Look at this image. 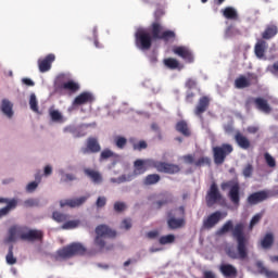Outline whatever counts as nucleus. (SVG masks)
<instances>
[{
	"label": "nucleus",
	"instance_id": "obj_27",
	"mask_svg": "<svg viewBox=\"0 0 278 278\" xmlns=\"http://www.w3.org/2000/svg\"><path fill=\"white\" fill-rule=\"evenodd\" d=\"M84 173L86 177H88L93 184H102L103 176L99 170L92 169V168H85Z\"/></svg>",
	"mask_w": 278,
	"mask_h": 278
},
{
	"label": "nucleus",
	"instance_id": "obj_6",
	"mask_svg": "<svg viewBox=\"0 0 278 278\" xmlns=\"http://www.w3.org/2000/svg\"><path fill=\"white\" fill-rule=\"evenodd\" d=\"M222 190H229L228 198L232 205H240V182L236 180L224 181L220 185Z\"/></svg>",
	"mask_w": 278,
	"mask_h": 278
},
{
	"label": "nucleus",
	"instance_id": "obj_52",
	"mask_svg": "<svg viewBox=\"0 0 278 278\" xmlns=\"http://www.w3.org/2000/svg\"><path fill=\"white\" fill-rule=\"evenodd\" d=\"M262 216H263L262 213H257L256 215H254L250 220L249 229H253V227H255V225H257V223L262 220Z\"/></svg>",
	"mask_w": 278,
	"mask_h": 278
},
{
	"label": "nucleus",
	"instance_id": "obj_48",
	"mask_svg": "<svg viewBox=\"0 0 278 278\" xmlns=\"http://www.w3.org/2000/svg\"><path fill=\"white\" fill-rule=\"evenodd\" d=\"M264 157L269 168H275V166H277V162L275 161V157H273V155H270L268 152L264 154Z\"/></svg>",
	"mask_w": 278,
	"mask_h": 278
},
{
	"label": "nucleus",
	"instance_id": "obj_41",
	"mask_svg": "<svg viewBox=\"0 0 278 278\" xmlns=\"http://www.w3.org/2000/svg\"><path fill=\"white\" fill-rule=\"evenodd\" d=\"M164 64L167 68H170L172 71H175V68H179V61L174 58L165 59Z\"/></svg>",
	"mask_w": 278,
	"mask_h": 278
},
{
	"label": "nucleus",
	"instance_id": "obj_36",
	"mask_svg": "<svg viewBox=\"0 0 278 278\" xmlns=\"http://www.w3.org/2000/svg\"><path fill=\"white\" fill-rule=\"evenodd\" d=\"M130 144H132L134 151H143V149H147L149 144L144 140H140L139 142L136 141V138L129 139Z\"/></svg>",
	"mask_w": 278,
	"mask_h": 278
},
{
	"label": "nucleus",
	"instance_id": "obj_24",
	"mask_svg": "<svg viewBox=\"0 0 278 278\" xmlns=\"http://www.w3.org/2000/svg\"><path fill=\"white\" fill-rule=\"evenodd\" d=\"M93 101L94 96L88 91H84L74 99L73 105H86L88 103H92Z\"/></svg>",
	"mask_w": 278,
	"mask_h": 278
},
{
	"label": "nucleus",
	"instance_id": "obj_11",
	"mask_svg": "<svg viewBox=\"0 0 278 278\" xmlns=\"http://www.w3.org/2000/svg\"><path fill=\"white\" fill-rule=\"evenodd\" d=\"M149 168H155V160L139 159L134 162V175H144Z\"/></svg>",
	"mask_w": 278,
	"mask_h": 278
},
{
	"label": "nucleus",
	"instance_id": "obj_43",
	"mask_svg": "<svg viewBox=\"0 0 278 278\" xmlns=\"http://www.w3.org/2000/svg\"><path fill=\"white\" fill-rule=\"evenodd\" d=\"M211 165H212V159H210L208 156H202L194 162V166H198V167L211 166Z\"/></svg>",
	"mask_w": 278,
	"mask_h": 278
},
{
	"label": "nucleus",
	"instance_id": "obj_55",
	"mask_svg": "<svg viewBox=\"0 0 278 278\" xmlns=\"http://www.w3.org/2000/svg\"><path fill=\"white\" fill-rule=\"evenodd\" d=\"M268 71L269 73H271V75H275V77H278V61H276L273 65H269Z\"/></svg>",
	"mask_w": 278,
	"mask_h": 278
},
{
	"label": "nucleus",
	"instance_id": "obj_44",
	"mask_svg": "<svg viewBox=\"0 0 278 278\" xmlns=\"http://www.w3.org/2000/svg\"><path fill=\"white\" fill-rule=\"evenodd\" d=\"M29 105H30V110L33 112H36V114H38L39 109H38V99L36 98V93L30 94Z\"/></svg>",
	"mask_w": 278,
	"mask_h": 278
},
{
	"label": "nucleus",
	"instance_id": "obj_42",
	"mask_svg": "<svg viewBox=\"0 0 278 278\" xmlns=\"http://www.w3.org/2000/svg\"><path fill=\"white\" fill-rule=\"evenodd\" d=\"M110 157H118V155L116 153H114L112 150L110 149H104L101 153H100V162H103L105 160H110Z\"/></svg>",
	"mask_w": 278,
	"mask_h": 278
},
{
	"label": "nucleus",
	"instance_id": "obj_32",
	"mask_svg": "<svg viewBox=\"0 0 278 278\" xmlns=\"http://www.w3.org/2000/svg\"><path fill=\"white\" fill-rule=\"evenodd\" d=\"M273 244H275V236H273V232H267L261 240V247L262 249H270Z\"/></svg>",
	"mask_w": 278,
	"mask_h": 278
},
{
	"label": "nucleus",
	"instance_id": "obj_60",
	"mask_svg": "<svg viewBox=\"0 0 278 278\" xmlns=\"http://www.w3.org/2000/svg\"><path fill=\"white\" fill-rule=\"evenodd\" d=\"M38 188V182L37 181H31L27 185L26 190L28 192H34Z\"/></svg>",
	"mask_w": 278,
	"mask_h": 278
},
{
	"label": "nucleus",
	"instance_id": "obj_64",
	"mask_svg": "<svg viewBox=\"0 0 278 278\" xmlns=\"http://www.w3.org/2000/svg\"><path fill=\"white\" fill-rule=\"evenodd\" d=\"M203 277L204 278H216V275L214 273L210 271V270H205L203 273Z\"/></svg>",
	"mask_w": 278,
	"mask_h": 278
},
{
	"label": "nucleus",
	"instance_id": "obj_34",
	"mask_svg": "<svg viewBox=\"0 0 278 278\" xmlns=\"http://www.w3.org/2000/svg\"><path fill=\"white\" fill-rule=\"evenodd\" d=\"M2 113L8 116V118H12L14 116V112L12 111V102L10 100H3L1 105Z\"/></svg>",
	"mask_w": 278,
	"mask_h": 278
},
{
	"label": "nucleus",
	"instance_id": "obj_39",
	"mask_svg": "<svg viewBox=\"0 0 278 278\" xmlns=\"http://www.w3.org/2000/svg\"><path fill=\"white\" fill-rule=\"evenodd\" d=\"M80 220L79 219H74V220H66L64 222V224L62 225L61 229H77V227H79L80 225Z\"/></svg>",
	"mask_w": 278,
	"mask_h": 278
},
{
	"label": "nucleus",
	"instance_id": "obj_2",
	"mask_svg": "<svg viewBox=\"0 0 278 278\" xmlns=\"http://www.w3.org/2000/svg\"><path fill=\"white\" fill-rule=\"evenodd\" d=\"M116 236V230H113L108 225H99L96 228V238L93 240L94 247L99 249V251H112L114 245H106L105 238H114Z\"/></svg>",
	"mask_w": 278,
	"mask_h": 278
},
{
	"label": "nucleus",
	"instance_id": "obj_45",
	"mask_svg": "<svg viewBox=\"0 0 278 278\" xmlns=\"http://www.w3.org/2000/svg\"><path fill=\"white\" fill-rule=\"evenodd\" d=\"M49 114H50L51 121H53L54 123H60V121H62L63 118L62 113H60V111L58 110L50 109Z\"/></svg>",
	"mask_w": 278,
	"mask_h": 278
},
{
	"label": "nucleus",
	"instance_id": "obj_50",
	"mask_svg": "<svg viewBox=\"0 0 278 278\" xmlns=\"http://www.w3.org/2000/svg\"><path fill=\"white\" fill-rule=\"evenodd\" d=\"M164 16V9L159 8L154 12V21L153 23H162V17Z\"/></svg>",
	"mask_w": 278,
	"mask_h": 278
},
{
	"label": "nucleus",
	"instance_id": "obj_61",
	"mask_svg": "<svg viewBox=\"0 0 278 278\" xmlns=\"http://www.w3.org/2000/svg\"><path fill=\"white\" fill-rule=\"evenodd\" d=\"M160 236V232L157 230H152V231H149L147 233V237L150 239V240H155V238H157Z\"/></svg>",
	"mask_w": 278,
	"mask_h": 278
},
{
	"label": "nucleus",
	"instance_id": "obj_56",
	"mask_svg": "<svg viewBox=\"0 0 278 278\" xmlns=\"http://www.w3.org/2000/svg\"><path fill=\"white\" fill-rule=\"evenodd\" d=\"M106 203H108V199L105 197H99L97 199L96 205L97 207H105Z\"/></svg>",
	"mask_w": 278,
	"mask_h": 278
},
{
	"label": "nucleus",
	"instance_id": "obj_46",
	"mask_svg": "<svg viewBox=\"0 0 278 278\" xmlns=\"http://www.w3.org/2000/svg\"><path fill=\"white\" fill-rule=\"evenodd\" d=\"M160 244H173L175 242V236L174 235H166L159 239Z\"/></svg>",
	"mask_w": 278,
	"mask_h": 278
},
{
	"label": "nucleus",
	"instance_id": "obj_59",
	"mask_svg": "<svg viewBox=\"0 0 278 278\" xmlns=\"http://www.w3.org/2000/svg\"><path fill=\"white\" fill-rule=\"evenodd\" d=\"M156 210H161L163 205H168V199L159 200L154 203Z\"/></svg>",
	"mask_w": 278,
	"mask_h": 278
},
{
	"label": "nucleus",
	"instance_id": "obj_54",
	"mask_svg": "<svg viewBox=\"0 0 278 278\" xmlns=\"http://www.w3.org/2000/svg\"><path fill=\"white\" fill-rule=\"evenodd\" d=\"M185 86H186V88H188V90H192V89L197 88V80L193 78H189V79H187Z\"/></svg>",
	"mask_w": 278,
	"mask_h": 278
},
{
	"label": "nucleus",
	"instance_id": "obj_12",
	"mask_svg": "<svg viewBox=\"0 0 278 278\" xmlns=\"http://www.w3.org/2000/svg\"><path fill=\"white\" fill-rule=\"evenodd\" d=\"M227 216V213H223L220 211H216L210 214L206 218L203 219V228L204 229H214L215 226L218 225Z\"/></svg>",
	"mask_w": 278,
	"mask_h": 278
},
{
	"label": "nucleus",
	"instance_id": "obj_8",
	"mask_svg": "<svg viewBox=\"0 0 278 278\" xmlns=\"http://www.w3.org/2000/svg\"><path fill=\"white\" fill-rule=\"evenodd\" d=\"M21 240H23L24 242H42V240H45V231L40 229L24 227Z\"/></svg>",
	"mask_w": 278,
	"mask_h": 278
},
{
	"label": "nucleus",
	"instance_id": "obj_57",
	"mask_svg": "<svg viewBox=\"0 0 278 278\" xmlns=\"http://www.w3.org/2000/svg\"><path fill=\"white\" fill-rule=\"evenodd\" d=\"M185 164H194V155L187 154L182 156Z\"/></svg>",
	"mask_w": 278,
	"mask_h": 278
},
{
	"label": "nucleus",
	"instance_id": "obj_21",
	"mask_svg": "<svg viewBox=\"0 0 278 278\" xmlns=\"http://www.w3.org/2000/svg\"><path fill=\"white\" fill-rule=\"evenodd\" d=\"M186 226L185 218H176L173 215V212L167 213V227L172 230L181 229V227Z\"/></svg>",
	"mask_w": 278,
	"mask_h": 278
},
{
	"label": "nucleus",
	"instance_id": "obj_31",
	"mask_svg": "<svg viewBox=\"0 0 278 278\" xmlns=\"http://www.w3.org/2000/svg\"><path fill=\"white\" fill-rule=\"evenodd\" d=\"M223 16L226 17L228 21H238V11L233 9V7H226L222 10Z\"/></svg>",
	"mask_w": 278,
	"mask_h": 278
},
{
	"label": "nucleus",
	"instance_id": "obj_18",
	"mask_svg": "<svg viewBox=\"0 0 278 278\" xmlns=\"http://www.w3.org/2000/svg\"><path fill=\"white\" fill-rule=\"evenodd\" d=\"M62 90H68V92H77L79 90V84L70 80L63 84H56L54 86V92L56 94H62Z\"/></svg>",
	"mask_w": 278,
	"mask_h": 278
},
{
	"label": "nucleus",
	"instance_id": "obj_38",
	"mask_svg": "<svg viewBox=\"0 0 278 278\" xmlns=\"http://www.w3.org/2000/svg\"><path fill=\"white\" fill-rule=\"evenodd\" d=\"M52 218L53 220H55V223H65L66 220H68L70 216L68 214H64V213H60L58 211H54L52 213Z\"/></svg>",
	"mask_w": 278,
	"mask_h": 278
},
{
	"label": "nucleus",
	"instance_id": "obj_1",
	"mask_svg": "<svg viewBox=\"0 0 278 278\" xmlns=\"http://www.w3.org/2000/svg\"><path fill=\"white\" fill-rule=\"evenodd\" d=\"M244 229V223H238L233 227V220L228 219L216 232L218 236H225L228 231H232V238L237 242L238 254L229 251L228 255L231 260H238V257L239 260H247L249 257V250L247 249L249 245V236Z\"/></svg>",
	"mask_w": 278,
	"mask_h": 278
},
{
	"label": "nucleus",
	"instance_id": "obj_14",
	"mask_svg": "<svg viewBox=\"0 0 278 278\" xmlns=\"http://www.w3.org/2000/svg\"><path fill=\"white\" fill-rule=\"evenodd\" d=\"M210 97L203 96L199 99L198 104L194 108V114L195 116H199V118H203L204 112H207L210 109Z\"/></svg>",
	"mask_w": 278,
	"mask_h": 278
},
{
	"label": "nucleus",
	"instance_id": "obj_33",
	"mask_svg": "<svg viewBox=\"0 0 278 278\" xmlns=\"http://www.w3.org/2000/svg\"><path fill=\"white\" fill-rule=\"evenodd\" d=\"M161 179L160 174H149L143 179V186H155Z\"/></svg>",
	"mask_w": 278,
	"mask_h": 278
},
{
	"label": "nucleus",
	"instance_id": "obj_15",
	"mask_svg": "<svg viewBox=\"0 0 278 278\" xmlns=\"http://www.w3.org/2000/svg\"><path fill=\"white\" fill-rule=\"evenodd\" d=\"M268 197H269L268 191L261 190L250 194L247 201L249 205H257L258 203H264V201H266Z\"/></svg>",
	"mask_w": 278,
	"mask_h": 278
},
{
	"label": "nucleus",
	"instance_id": "obj_63",
	"mask_svg": "<svg viewBox=\"0 0 278 278\" xmlns=\"http://www.w3.org/2000/svg\"><path fill=\"white\" fill-rule=\"evenodd\" d=\"M193 101H194V92H188L186 96V102L193 103Z\"/></svg>",
	"mask_w": 278,
	"mask_h": 278
},
{
	"label": "nucleus",
	"instance_id": "obj_9",
	"mask_svg": "<svg viewBox=\"0 0 278 278\" xmlns=\"http://www.w3.org/2000/svg\"><path fill=\"white\" fill-rule=\"evenodd\" d=\"M258 78L255 74H248V77L244 75H240L238 78L235 79V88L238 90H242L244 88H251L253 84H257Z\"/></svg>",
	"mask_w": 278,
	"mask_h": 278
},
{
	"label": "nucleus",
	"instance_id": "obj_49",
	"mask_svg": "<svg viewBox=\"0 0 278 278\" xmlns=\"http://www.w3.org/2000/svg\"><path fill=\"white\" fill-rule=\"evenodd\" d=\"M61 182L62 184H66L68 181H75V179H77V176L73 175V174H64V172H61Z\"/></svg>",
	"mask_w": 278,
	"mask_h": 278
},
{
	"label": "nucleus",
	"instance_id": "obj_25",
	"mask_svg": "<svg viewBox=\"0 0 278 278\" xmlns=\"http://www.w3.org/2000/svg\"><path fill=\"white\" fill-rule=\"evenodd\" d=\"M24 227L23 226H12L9 229L8 238L4 240V242L8 244L10 242H16V238L23 236Z\"/></svg>",
	"mask_w": 278,
	"mask_h": 278
},
{
	"label": "nucleus",
	"instance_id": "obj_17",
	"mask_svg": "<svg viewBox=\"0 0 278 278\" xmlns=\"http://www.w3.org/2000/svg\"><path fill=\"white\" fill-rule=\"evenodd\" d=\"M101 151V144L99 140L94 137H90L87 139V147L81 149V153L84 155H88V153H99Z\"/></svg>",
	"mask_w": 278,
	"mask_h": 278
},
{
	"label": "nucleus",
	"instance_id": "obj_53",
	"mask_svg": "<svg viewBox=\"0 0 278 278\" xmlns=\"http://www.w3.org/2000/svg\"><path fill=\"white\" fill-rule=\"evenodd\" d=\"M114 210L116 212H125V210H127V205L125 204V202H115Z\"/></svg>",
	"mask_w": 278,
	"mask_h": 278
},
{
	"label": "nucleus",
	"instance_id": "obj_20",
	"mask_svg": "<svg viewBox=\"0 0 278 278\" xmlns=\"http://www.w3.org/2000/svg\"><path fill=\"white\" fill-rule=\"evenodd\" d=\"M55 62V54H48L45 59L38 60V68L41 73H49L51 71V64Z\"/></svg>",
	"mask_w": 278,
	"mask_h": 278
},
{
	"label": "nucleus",
	"instance_id": "obj_30",
	"mask_svg": "<svg viewBox=\"0 0 278 278\" xmlns=\"http://www.w3.org/2000/svg\"><path fill=\"white\" fill-rule=\"evenodd\" d=\"M266 49H267L266 41L262 39L258 40L254 46V53L256 58H260V59L264 58L266 53Z\"/></svg>",
	"mask_w": 278,
	"mask_h": 278
},
{
	"label": "nucleus",
	"instance_id": "obj_35",
	"mask_svg": "<svg viewBox=\"0 0 278 278\" xmlns=\"http://www.w3.org/2000/svg\"><path fill=\"white\" fill-rule=\"evenodd\" d=\"M18 206V201H12L9 203V205L0 208V218H3V216H8V214H10V212H12V210H16V207Z\"/></svg>",
	"mask_w": 278,
	"mask_h": 278
},
{
	"label": "nucleus",
	"instance_id": "obj_5",
	"mask_svg": "<svg viewBox=\"0 0 278 278\" xmlns=\"http://www.w3.org/2000/svg\"><path fill=\"white\" fill-rule=\"evenodd\" d=\"M153 39L151 33L144 28H139L135 33V45L141 51H149L153 47Z\"/></svg>",
	"mask_w": 278,
	"mask_h": 278
},
{
	"label": "nucleus",
	"instance_id": "obj_16",
	"mask_svg": "<svg viewBox=\"0 0 278 278\" xmlns=\"http://www.w3.org/2000/svg\"><path fill=\"white\" fill-rule=\"evenodd\" d=\"M174 53L185 60L187 64H192L194 62V54H192V51L184 46L176 47L174 49Z\"/></svg>",
	"mask_w": 278,
	"mask_h": 278
},
{
	"label": "nucleus",
	"instance_id": "obj_19",
	"mask_svg": "<svg viewBox=\"0 0 278 278\" xmlns=\"http://www.w3.org/2000/svg\"><path fill=\"white\" fill-rule=\"evenodd\" d=\"M219 273L225 278H238V268L229 263H223L219 265Z\"/></svg>",
	"mask_w": 278,
	"mask_h": 278
},
{
	"label": "nucleus",
	"instance_id": "obj_26",
	"mask_svg": "<svg viewBox=\"0 0 278 278\" xmlns=\"http://www.w3.org/2000/svg\"><path fill=\"white\" fill-rule=\"evenodd\" d=\"M254 105L258 112H263V114H270L273 112V108L268 104V100L264 98H255Z\"/></svg>",
	"mask_w": 278,
	"mask_h": 278
},
{
	"label": "nucleus",
	"instance_id": "obj_7",
	"mask_svg": "<svg viewBox=\"0 0 278 278\" xmlns=\"http://www.w3.org/2000/svg\"><path fill=\"white\" fill-rule=\"evenodd\" d=\"M233 153V146L229 143H224L220 147L213 148V157L214 162L217 166L220 164H225V160H227V155Z\"/></svg>",
	"mask_w": 278,
	"mask_h": 278
},
{
	"label": "nucleus",
	"instance_id": "obj_10",
	"mask_svg": "<svg viewBox=\"0 0 278 278\" xmlns=\"http://www.w3.org/2000/svg\"><path fill=\"white\" fill-rule=\"evenodd\" d=\"M154 168L157 173H165L166 175H177L181 170L179 165L162 161H154Z\"/></svg>",
	"mask_w": 278,
	"mask_h": 278
},
{
	"label": "nucleus",
	"instance_id": "obj_47",
	"mask_svg": "<svg viewBox=\"0 0 278 278\" xmlns=\"http://www.w3.org/2000/svg\"><path fill=\"white\" fill-rule=\"evenodd\" d=\"M115 147H117V149H125V147H127V138L117 136L115 138Z\"/></svg>",
	"mask_w": 278,
	"mask_h": 278
},
{
	"label": "nucleus",
	"instance_id": "obj_51",
	"mask_svg": "<svg viewBox=\"0 0 278 278\" xmlns=\"http://www.w3.org/2000/svg\"><path fill=\"white\" fill-rule=\"evenodd\" d=\"M242 175L245 178L252 177L253 176V165L248 164L243 167Z\"/></svg>",
	"mask_w": 278,
	"mask_h": 278
},
{
	"label": "nucleus",
	"instance_id": "obj_13",
	"mask_svg": "<svg viewBox=\"0 0 278 278\" xmlns=\"http://www.w3.org/2000/svg\"><path fill=\"white\" fill-rule=\"evenodd\" d=\"M223 199V194L218 190V185L213 182L206 193V205L207 207H212V205H216L218 201Z\"/></svg>",
	"mask_w": 278,
	"mask_h": 278
},
{
	"label": "nucleus",
	"instance_id": "obj_62",
	"mask_svg": "<svg viewBox=\"0 0 278 278\" xmlns=\"http://www.w3.org/2000/svg\"><path fill=\"white\" fill-rule=\"evenodd\" d=\"M265 275L267 278H278V274L276 271H270L268 269H265Z\"/></svg>",
	"mask_w": 278,
	"mask_h": 278
},
{
	"label": "nucleus",
	"instance_id": "obj_40",
	"mask_svg": "<svg viewBox=\"0 0 278 278\" xmlns=\"http://www.w3.org/2000/svg\"><path fill=\"white\" fill-rule=\"evenodd\" d=\"M64 134H71L73 136V138H81V132L79 131V129L75 126H66L63 129Z\"/></svg>",
	"mask_w": 278,
	"mask_h": 278
},
{
	"label": "nucleus",
	"instance_id": "obj_22",
	"mask_svg": "<svg viewBox=\"0 0 278 278\" xmlns=\"http://www.w3.org/2000/svg\"><path fill=\"white\" fill-rule=\"evenodd\" d=\"M88 201V195H84L80 198H76V199H68V200H61L60 201V206L61 207H79L81 205H84V203Z\"/></svg>",
	"mask_w": 278,
	"mask_h": 278
},
{
	"label": "nucleus",
	"instance_id": "obj_23",
	"mask_svg": "<svg viewBox=\"0 0 278 278\" xmlns=\"http://www.w3.org/2000/svg\"><path fill=\"white\" fill-rule=\"evenodd\" d=\"M235 142L238 144L240 149H243V151H249L251 148V140L249 137L244 136L241 131H237L235 134Z\"/></svg>",
	"mask_w": 278,
	"mask_h": 278
},
{
	"label": "nucleus",
	"instance_id": "obj_28",
	"mask_svg": "<svg viewBox=\"0 0 278 278\" xmlns=\"http://www.w3.org/2000/svg\"><path fill=\"white\" fill-rule=\"evenodd\" d=\"M278 34V27L275 24L267 25L265 30L262 33L263 40H270L275 38Z\"/></svg>",
	"mask_w": 278,
	"mask_h": 278
},
{
	"label": "nucleus",
	"instance_id": "obj_37",
	"mask_svg": "<svg viewBox=\"0 0 278 278\" xmlns=\"http://www.w3.org/2000/svg\"><path fill=\"white\" fill-rule=\"evenodd\" d=\"M5 261H7V264H9V266H14V264H16L17 260L14 256V245L9 247V252L5 256Z\"/></svg>",
	"mask_w": 278,
	"mask_h": 278
},
{
	"label": "nucleus",
	"instance_id": "obj_3",
	"mask_svg": "<svg viewBox=\"0 0 278 278\" xmlns=\"http://www.w3.org/2000/svg\"><path fill=\"white\" fill-rule=\"evenodd\" d=\"M149 34L152 36L153 40H163V42H170V40L177 38L174 30H164V25L157 22H152Z\"/></svg>",
	"mask_w": 278,
	"mask_h": 278
},
{
	"label": "nucleus",
	"instance_id": "obj_58",
	"mask_svg": "<svg viewBox=\"0 0 278 278\" xmlns=\"http://www.w3.org/2000/svg\"><path fill=\"white\" fill-rule=\"evenodd\" d=\"M121 228L126 230L131 229V219H124L121 224Z\"/></svg>",
	"mask_w": 278,
	"mask_h": 278
},
{
	"label": "nucleus",
	"instance_id": "obj_4",
	"mask_svg": "<svg viewBox=\"0 0 278 278\" xmlns=\"http://www.w3.org/2000/svg\"><path fill=\"white\" fill-rule=\"evenodd\" d=\"M77 255H86V247L81 243H71L56 251L58 260H71Z\"/></svg>",
	"mask_w": 278,
	"mask_h": 278
},
{
	"label": "nucleus",
	"instance_id": "obj_29",
	"mask_svg": "<svg viewBox=\"0 0 278 278\" xmlns=\"http://www.w3.org/2000/svg\"><path fill=\"white\" fill-rule=\"evenodd\" d=\"M176 131H178V134H181L182 136H185V138H190V136H192V132L190 131V127H188V122H186L184 119L177 122Z\"/></svg>",
	"mask_w": 278,
	"mask_h": 278
}]
</instances>
